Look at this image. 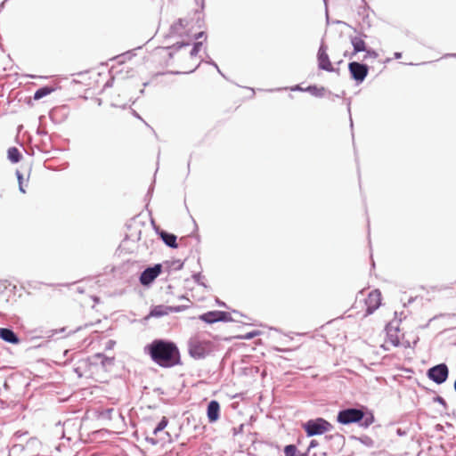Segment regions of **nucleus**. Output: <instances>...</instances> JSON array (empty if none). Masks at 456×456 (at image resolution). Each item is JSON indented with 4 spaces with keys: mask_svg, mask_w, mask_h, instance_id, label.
<instances>
[{
    "mask_svg": "<svg viewBox=\"0 0 456 456\" xmlns=\"http://www.w3.org/2000/svg\"><path fill=\"white\" fill-rule=\"evenodd\" d=\"M317 61L318 67L320 69L328 72H335L338 70L337 69L334 68L333 64L331 63L330 57L327 53V46L324 45H322L318 50Z\"/></svg>",
    "mask_w": 456,
    "mask_h": 456,
    "instance_id": "obj_8",
    "label": "nucleus"
},
{
    "mask_svg": "<svg viewBox=\"0 0 456 456\" xmlns=\"http://www.w3.org/2000/svg\"><path fill=\"white\" fill-rule=\"evenodd\" d=\"M316 445H317V442H316V441H314V440H313V441H311V443H310L309 449H310V448H312V447H314V446H316Z\"/></svg>",
    "mask_w": 456,
    "mask_h": 456,
    "instance_id": "obj_27",
    "label": "nucleus"
},
{
    "mask_svg": "<svg viewBox=\"0 0 456 456\" xmlns=\"http://www.w3.org/2000/svg\"><path fill=\"white\" fill-rule=\"evenodd\" d=\"M168 420L166 417H163L160 422L153 430V436L151 437H147V441H149L152 444H164L167 442H170L171 438L167 432H163L164 428L167 427Z\"/></svg>",
    "mask_w": 456,
    "mask_h": 456,
    "instance_id": "obj_5",
    "label": "nucleus"
},
{
    "mask_svg": "<svg viewBox=\"0 0 456 456\" xmlns=\"http://www.w3.org/2000/svg\"><path fill=\"white\" fill-rule=\"evenodd\" d=\"M351 43L354 46V53H359V52H366L367 56H370L371 58H377L378 54L374 51H370L366 49V43L365 41L360 37H354L351 39Z\"/></svg>",
    "mask_w": 456,
    "mask_h": 456,
    "instance_id": "obj_13",
    "label": "nucleus"
},
{
    "mask_svg": "<svg viewBox=\"0 0 456 456\" xmlns=\"http://www.w3.org/2000/svg\"><path fill=\"white\" fill-rule=\"evenodd\" d=\"M189 45H190V43H189V42H188V43H181V44H179V43H178V44H177V47H178V48H181V47H183V46Z\"/></svg>",
    "mask_w": 456,
    "mask_h": 456,
    "instance_id": "obj_26",
    "label": "nucleus"
},
{
    "mask_svg": "<svg viewBox=\"0 0 456 456\" xmlns=\"http://www.w3.org/2000/svg\"><path fill=\"white\" fill-rule=\"evenodd\" d=\"M207 415L209 422H216L218 420L220 416V404L217 401L212 400L209 402Z\"/></svg>",
    "mask_w": 456,
    "mask_h": 456,
    "instance_id": "obj_14",
    "label": "nucleus"
},
{
    "mask_svg": "<svg viewBox=\"0 0 456 456\" xmlns=\"http://www.w3.org/2000/svg\"><path fill=\"white\" fill-rule=\"evenodd\" d=\"M76 290H77V292H79V293L84 292V289H82L80 286H77V287L76 288Z\"/></svg>",
    "mask_w": 456,
    "mask_h": 456,
    "instance_id": "obj_28",
    "label": "nucleus"
},
{
    "mask_svg": "<svg viewBox=\"0 0 456 456\" xmlns=\"http://www.w3.org/2000/svg\"><path fill=\"white\" fill-rule=\"evenodd\" d=\"M180 307L166 306V305H155L150 312L149 316L151 317H161L168 314L170 312H178Z\"/></svg>",
    "mask_w": 456,
    "mask_h": 456,
    "instance_id": "obj_15",
    "label": "nucleus"
},
{
    "mask_svg": "<svg viewBox=\"0 0 456 456\" xmlns=\"http://www.w3.org/2000/svg\"><path fill=\"white\" fill-rule=\"evenodd\" d=\"M214 350V344L210 340H201L193 338L189 342V354L195 359L206 357Z\"/></svg>",
    "mask_w": 456,
    "mask_h": 456,
    "instance_id": "obj_3",
    "label": "nucleus"
},
{
    "mask_svg": "<svg viewBox=\"0 0 456 456\" xmlns=\"http://www.w3.org/2000/svg\"><path fill=\"white\" fill-rule=\"evenodd\" d=\"M428 377L430 379L435 381L437 384L444 383L448 377V368L445 364H438L435 367H432L428 370Z\"/></svg>",
    "mask_w": 456,
    "mask_h": 456,
    "instance_id": "obj_11",
    "label": "nucleus"
},
{
    "mask_svg": "<svg viewBox=\"0 0 456 456\" xmlns=\"http://www.w3.org/2000/svg\"><path fill=\"white\" fill-rule=\"evenodd\" d=\"M53 92V89L50 88V87H42V88H39L34 94V99L35 100H39L46 95H48L49 94H51Z\"/></svg>",
    "mask_w": 456,
    "mask_h": 456,
    "instance_id": "obj_21",
    "label": "nucleus"
},
{
    "mask_svg": "<svg viewBox=\"0 0 456 456\" xmlns=\"http://www.w3.org/2000/svg\"><path fill=\"white\" fill-rule=\"evenodd\" d=\"M101 369H102V366L84 360L79 362V365L76 368V371L78 373L79 377L96 379V374Z\"/></svg>",
    "mask_w": 456,
    "mask_h": 456,
    "instance_id": "obj_6",
    "label": "nucleus"
},
{
    "mask_svg": "<svg viewBox=\"0 0 456 456\" xmlns=\"http://www.w3.org/2000/svg\"><path fill=\"white\" fill-rule=\"evenodd\" d=\"M203 37H204V33L203 32H199V33L195 34L193 38L194 39H199V38Z\"/></svg>",
    "mask_w": 456,
    "mask_h": 456,
    "instance_id": "obj_25",
    "label": "nucleus"
},
{
    "mask_svg": "<svg viewBox=\"0 0 456 456\" xmlns=\"http://www.w3.org/2000/svg\"><path fill=\"white\" fill-rule=\"evenodd\" d=\"M225 313L220 311H211L208 312L200 316V319L208 322L212 323L218 321H223L224 319Z\"/></svg>",
    "mask_w": 456,
    "mask_h": 456,
    "instance_id": "obj_16",
    "label": "nucleus"
},
{
    "mask_svg": "<svg viewBox=\"0 0 456 456\" xmlns=\"http://www.w3.org/2000/svg\"><path fill=\"white\" fill-rule=\"evenodd\" d=\"M8 159L12 163H18L21 159V154L16 147H11L8 150Z\"/></svg>",
    "mask_w": 456,
    "mask_h": 456,
    "instance_id": "obj_19",
    "label": "nucleus"
},
{
    "mask_svg": "<svg viewBox=\"0 0 456 456\" xmlns=\"http://www.w3.org/2000/svg\"><path fill=\"white\" fill-rule=\"evenodd\" d=\"M348 69L352 77L357 82H362L368 75V67L357 61L350 62Z\"/></svg>",
    "mask_w": 456,
    "mask_h": 456,
    "instance_id": "obj_10",
    "label": "nucleus"
},
{
    "mask_svg": "<svg viewBox=\"0 0 456 456\" xmlns=\"http://www.w3.org/2000/svg\"><path fill=\"white\" fill-rule=\"evenodd\" d=\"M202 46V42H196L192 47V49L191 50V55L193 56V55H196L199 51L200 50Z\"/></svg>",
    "mask_w": 456,
    "mask_h": 456,
    "instance_id": "obj_23",
    "label": "nucleus"
},
{
    "mask_svg": "<svg viewBox=\"0 0 456 456\" xmlns=\"http://www.w3.org/2000/svg\"><path fill=\"white\" fill-rule=\"evenodd\" d=\"M18 180H19V186H20V191L23 193H25V190L23 189V185H22V175L18 173Z\"/></svg>",
    "mask_w": 456,
    "mask_h": 456,
    "instance_id": "obj_24",
    "label": "nucleus"
},
{
    "mask_svg": "<svg viewBox=\"0 0 456 456\" xmlns=\"http://www.w3.org/2000/svg\"><path fill=\"white\" fill-rule=\"evenodd\" d=\"M0 338L11 344H18L20 342L17 335L10 329L0 328Z\"/></svg>",
    "mask_w": 456,
    "mask_h": 456,
    "instance_id": "obj_17",
    "label": "nucleus"
},
{
    "mask_svg": "<svg viewBox=\"0 0 456 456\" xmlns=\"http://www.w3.org/2000/svg\"><path fill=\"white\" fill-rule=\"evenodd\" d=\"M337 420L343 425L362 421L361 426L368 428L374 422L375 419L370 412L365 414L362 410L351 408L340 411L337 416Z\"/></svg>",
    "mask_w": 456,
    "mask_h": 456,
    "instance_id": "obj_2",
    "label": "nucleus"
},
{
    "mask_svg": "<svg viewBox=\"0 0 456 456\" xmlns=\"http://www.w3.org/2000/svg\"><path fill=\"white\" fill-rule=\"evenodd\" d=\"M381 301L382 297L379 289L370 291L364 301L366 305V315L371 314L375 310H377L380 306Z\"/></svg>",
    "mask_w": 456,
    "mask_h": 456,
    "instance_id": "obj_9",
    "label": "nucleus"
},
{
    "mask_svg": "<svg viewBox=\"0 0 456 456\" xmlns=\"http://www.w3.org/2000/svg\"><path fill=\"white\" fill-rule=\"evenodd\" d=\"M386 338L382 344V347L385 350H390L392 347L398 346L400 345L401 334L398 328L387 326L386 328Z\"/></svg>",
    "mask_w": 456,
    "mask_h": 456,
    "instance_id": "obj_7",
    "label": "nucleus"
},
{
    "mask_svg": "<svg viewBox=\"0 0 456 456\" xmlns=\"http://www.w3.org/2000/svg\"><path fill=\"white\" fill-rule=\"evenodd\" d=\"M160 273V265H156L153 267H149L142 273L140 276V281L142 285H149L159 276Z\"/></svg>",
    "mask_w": 456,
    "mask_h": 456,
    "instance_id": "obj_12",
    "label": "nucleus"
},
{
    "mask_svg": "<svg viewBox=\"0 0 456 456\" xmlns=\"http://www.w3.org/2000/svg\"><path fill=\"white\" fill-rule=\"evenodd\" d=\"M151 359L161 368H172L181 364V354L172 341L155 339L145 347Z\"/></svg>",
    "mask_w": 456,
    "mask_h": 456,
    "instance_id": "obj_1",
    "label": "nucleus"
},
{
    "mask_svg": "<svg viewBox=\"0 0 456 456\" xmlns=\"http://www.w3.org/2000/svg\"><path fill=\"white\" fill-rule=\"evenodd\" d=\"M258 334H259V331H251V332L246 333L244 335L238 336L237 338H240V339H251V338L256 337Z\"/></svg>",
    "mask_w": 456,
    "mask_h": 456,
    "instance_id": "obj_22",
    "label": "nucleus"
},
{
    "mask_svg": "<svg viewBox=\"0 0 456 456\" xmlns=\"http://www.w3.org/2000/svg\"><path fill=\"white\" fill-rule=\"evenodd\" d=\"M284 454L285 456H308L307 453H299L294 444L286 445Z\"/></svg>",
    "mask_w": 456,
    "mask_h": 456,
    "instance_id": "obj_20",
    "label": "nucleus"
},
{
    "mask_svg": "<svg viewBox=\"0 0 456 456\" xmlns=\"http://www.w3.org/2000/svg\"><path fill=\"white\" fill-rule=\"evenodd\" d=\"M303 428L308 436H313L330 431L333 428V426L324 419L318 418L305 422L303 425Z\"/></svg>",
    "mask_w": 456,
    "mask_h": 456,
    "instance_id": "obj_4",
    "label": "nucleus"
},
{
    "mask_svg": "<svg viewBox=\"0 0 456 456\" xmlns=\"http://www.w3.org/2000/svg\"><path fill=\"white\" fill-rule=\"evenodd\" d=\"M159 236L162 239V240L165 242L166 245L168 247L176 248L177 243H176V236L173 233L167 232L165 231H161L159 232Z\"/></svg>",
    "mask_w": 456,
    "mask_h": 456,
    "instance_id": "obj_18",
    "label": "nucleus"
}]
</instances>
